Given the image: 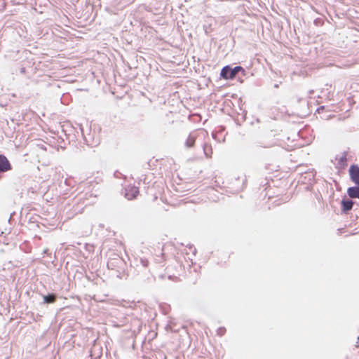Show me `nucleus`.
Listing matches in <instances>:
<instances>
[{
    "label": "nucleus",
    "mask_w": 359,
    "mask_h": 359,
    "mask_svg": "<svg viewBox=\"0 0 359 359\" xmlns=\"http://www.w3.org/2000/svg\"><path fill=\"white\" fill-rule=\"evenodd\" d=\"M196 142V137L194 135H189L186 140V146L187 147H192Z\"/></svg>",
    "instance_id": "nucleus-8"
},
{
    "label": "nucleus",
    "mask_w": 359,
    "mask_h": 359,
    "mask_svg": "<svg viewBox=\"0 0 359 359\" xmlns=\"http://www.w3.org/2000/svg\"><path fill=\"white\" fill-rule=\"evenodd\" d=\"M342 210L344 212H347L351 210L353 205V202L351 200H344L341 201Z\"/></svg>",
    "instance_id": "nucleus-7"
},
{
    "label": "nucleus",
    "mask_w": 359,
    "mask_h": 359,
    "mask_svg": "<svg viewBox=\"0 0 359 359\" xmlns=\"http://www.w3.org/2000/svg\"><path fill=\"white\" fill-rule=\"evenodd\" d=\"M139 188L129 185L125 188V197L128 200H133L139 195Z\"/></svg>",
    "instance_id": "nucleus-2"
},
{
    "label": "nucleus",
    "mask_w": 359,
    "mask_h": 359,
    "mask_svg": "<svg viewBox=\"0 0 359 359\" xmlns=\"http://www.w3.org/2000/svg\"><path fill=\"white\" fill-rule=\"evenodd\" d=\"M351 179L355 183H359V165H352L349 168Z\"/></svg>",
    "instance_id": "nucleus-5"
},
{
    "label": "nucleus",
    "mask_w": 359,
    "mask_h": 359,
    "mask_svg": "<svg viewBox=\"0 0 359 359\" xmlns=\"http://www.w3.org/2000/svg\"><path fill=\"white\" fill-rule=\"evenodd\" d=\"M43 299L46 303L49 304V303L55 302L56 297H55V294H48V295L44 296Z\"/></svg>",
    "instance_id": "nucleus-10"
},
{
    "label": "nucleus",
    "mask_w": 359,
    "mask_h": 359,
    "mask_svg": "<svg viewBox=\"0 0 359 359\" xmlns=\"http://www.w3.org/2000/svg\"><path fill=\"white\" fill-rule=\"evenodd\" d=\"M11 169L12 166L8 159L5 156L0 154V172H5Z\"/></svg>",
    "instance_id": "nucleus-4"
},
{
    "label": "nucleus",
    "mask_w": 359,
    "mask_h": 359,
    "mask_svg": "<svg viewBox=\"0 0 359 359\" xmlns=\"http://www.w3.org/2000/svg\"><path fill=\"white\" fill-rule=\"evenodd\" d=\"M240 72H245L242 67L236 66L234 68H231L230 66L227 65L222 69L220 76L222 78L226 80L233 79L236 74Z\"/></svg>",
    "instance_id": "nucleus-1"
},
{
    "label": "nucleus",
    "mask_w": 359,
    "mask_h": 359,
    "mask_svg": "<svg viewBox=\"0 0 359 359\" xmlns=\"http://www.w3.org/2000/svg\"><path fill=\"white\" fill-rule=\"evenodd\" d=\"M359 184V183H356ZM347 193L351 198H359V187H353L348 189Z\"/></svg>",
    "instance_id": "nucleus-6"
},
{
    "label": "nucleus",
    "mask_w": 359,
    "mask_h": 359,
    "mask_svg": "<svg viewBox=\"0 0 359 359\" xmlns=\"http://www.w3.org/2000/svg\"><path fill=\"white\" fill-rule=\"evenodd\" d=\"M226 332V328L223 327H221L217 329V335L222 337L224 334H225Z\"/></svg>",
    "instance_id": "nucleus-11"
},
{
    "label": "nucleus",
    "mask_w": 359,
    "mask_h": 359,
    "mask_svg": "<svg viewBox=\"0 0 359 359\" xmlns=\"http://www.w3.org/2000/svg\"><path fill=\"white\" fill-rule=\"evenodd\" d=\"M335 163L339 169H344L347 165V154L342 153L335 157Z\"/></svg>",
    "instance_id": "nucleus-3"
},
{
    "label": "nucleus",
    "mask_w": 359,
    "mask_h": 359,
    "mask_svg": "<svg viewBox=\"0 0 359 359\" xmlns=\"http://www.w3.org/2000/svg\"><path fill=\"white\" fill-rule=\"evenodd\" d=\"M142 264L144 266H147L148 265V260L145 259V260H142Z\"/></svg>",
    "instance_id": "nucleus-12"
},
{
    "label": "nucleus",
    "mask_w": 359,
    "mask_h": 359,
    "mask_svg": "<svg viewBox=\"0 0 359 359\" xmlns=\"http://www.w3.org/2000/svg\"><path fill=\"white\" fill-rule=\"evenodd\" d=\"M160 255H156V257L154 258L156 263H163L165 261V257L163 252H160Z\"/></svg>",
    "instance_id": "nucleus-9"
}]
</instances>
